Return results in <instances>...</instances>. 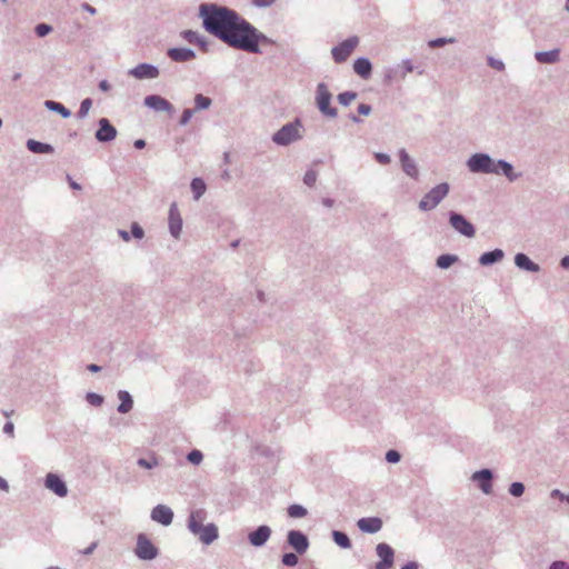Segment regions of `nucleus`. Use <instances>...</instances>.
Wrapping results in <instances>:
<instances>
[{
	"mask_svg": "<svg viewBox=\"0 0 569 569\" xmlns=\"http://www.w3.org/2000/svg\"><path fill=\"white\" fill-rule=\"evenodd\" d=\"M203 28L230 47L248 52H259V36L254 28L239 14L214 3H202L199 8Z\"/></svg>",
	"mask_w": 569,
	"mask_h": 569,
	"instance_id": "1",
	"label": "nucleus"
},
{
	"mask_svg": "<svg viewBox=\"0 0 569 569\" xmlns=\"http://www.w3.org/2000/svg\"><path fill=\"white\" fill-rule=\"evenodd\" d=\"M495 160L488 153H475L467 160L469 170L473 173H492Z\"/></svg>",
	"mask_w": 569,
	"mask_h": 569,
	"instance_id": "2",
	"label": "nucleus"
},
{
	"mask_svg": "<svg viewBox=\"0 0 569 569\" xmlns=\"http://www.w3.org/2000/svg\"><path fill=\"white\" fill-rule=\"evenodd\" d=\"M449 186L447 183H440L428 193L419 202L421 210H431L448 194Z\"/></svg>",
	"mask_w": 569,
	"mask_h": 569,
	"instance_id": "3",
	"label": "nucleus"
},
{
	"mask_svg": "<svg viewBox=\"0 0 569 569\" xmlns=\"http://www.w3.org/2000/svg\"><path fill=\"white\" fill-rule=\"evenodd\" d=\"M300 127L301 124L299 121L283 126L274 133L273 141L282 146L289 144L300 138Z\"/></svg>",
	"mask_w": 569,
	"mask_h": 569,
	"instance_id": "4",
	"label": "nucleus"
},
{
	"mask_svg": "<svg viewBox=\"0 0 569 569\" xmlns=\"http://www.w3.org/2000/svg\"><path fill=\"white\" fill-rule=\"evenodd\" d=\"M331 93L325 83H319L317 87L316 101L319 110L328 117H336L337 110L330 107Z\"/></svg>",
	"mask_w": 569,
	"mask_h": 569,
	"instance_id": "5",
	"label": "nucleus"
},
{
	"mask_svg": "<svg viewBox=\"0 0 569 569\" xmlns=\"http://www.w3.org/2000/svg\"><path fill=\"white\" fill-rule=\"evenodd\" d=\"M470 480L473 483H476V486L482 491V493L490 495L492 492V470L487 468L478 470L470 476Z\"/></svg>",
	"mask_w": 569,
	"mask_h": 569,
	"instance_id": "6",
	"label": "nucleus"
},
{
	"mask_svg": "<svg viewBox=\"0 0 569 569\" xmlns=\"http://www.w3.org/2000/svg\"><path fill=\"white\" fill-rule=\"evenodd\" d=\"M359 43V39L357 37H351L345 41H342L339 46L335 47L331 51L332 58L337 63H341L346 61L350 54L353 52L356 47Z\"/></svg>",
	"mask_w": 569,
	"mask_h": 569,
	"instance_id": "7",
	"label": "nucleus"
},
{
	"mask_svg": "<svg viewBox=\"0 0 569 569\" xmlns=\"http://www.w3.org/2000/svg\"><path fill=\"white\" fill-rule=\"evenodd\" d=\"M136 555L143 560H151L157 557L158 550L152 542L144 536L139 535L137 539Z\"/></svg>",
	"mask_w": 569,
	"mask_h": 569,
	"instance_id": "8",
	"label": "nucleus"
},
{
	"mask_svg": "<svg viewBox=\"0 0 569 569\" xmlns=\"http://www.w3.org/2000/svg\"><path fill=\"white\" fill-rule=\"evenodd\" d=\"M380 561L376 563V569H390L393 566L395 552L387 543H379L376 548Z\"/></svg>",
	"mask_w": 569,
	"mask_h": 569,
	"instance_id": "9",
	"label": "nucleus"
},
{
	"mask_svg": "<svg viewBox=\"0 0 569 569\" xmlns=\"http://www.w3.org/2000/svg\"><path fill=\"white\" fill-rule=\"evenodd\" d=\"M493 168L497 170L492 171L493 174L505 176L510 182H513L521 177V173L516 172L513 166L510 162L502 159L495 160Z\"/></svg>",
	"mask_w": 569,
	"mask_h": 569,
	"instance_id": "10",
	"label": "nucleus"
},
{
	"mask_svg": "<svg viewBox=\"0 0 569 569\" xmlns=\"http://www.w3.org/2000/svg\"><path fill=\"white\" fill-rule=\"evenodd\" d=\"M117 137V129L106 118L99 120V129L96 132V138L100 142L111 141Z\"/></svg>",
	"mask_w": 569,
	"mask_h": 569,
	"instance_id": "11",
	"label": "nucleus"
},
{
	"mask_svg": "<svg viewBox=\"0 0 569 569\" xmlns=\"http://www.w3.org/2000/svg\"><path fill=\"white\" fill-rule=\"evenodd\" d=\"M288 542L298 553H305L309 547L308 538L297 530L289 531Z\"/></svg>",
	"mask_w": 569,
	"mask_h": 569,
	"instance_id": "12",
	"label": "nucleus"
},
{
	"mask_svg": "<svg viewBox=\"0 0 569 569\" xmlns=\"http://www.w3.org/2000/svg\"><path fill=\"white\" fill-rule=\"evenodd\" d=\"M130 74L137 79H154L159 76V70L152 64L140 63L130 70Z\"/></svg>",
	"mask_w": 569,
	"mask_h": 569,
	"instance_id": "13",
	"label": "nucleus"
},
{
	"mask_svg": "<svg viewBox=\"0 0 569 569\" xmlns=\"http://www.w3.org/2000/svg\"><path fill=\"white\" fill-rule=\"evenodd\" d=\"M180 37L187 42L198 46L202 52H208V41L203 36L199 34L197 31L183 30L180 32Z\"/></svg>",
	"mask_w": 569,
	"mask_h": 569,
	"instance_id": "14",
	"label": "nucleus"
},
{
	"mask_svg": "<svg viewBox=\"0 0 569 569\" xmlns=\"http://www.w3.org/2000/svg\"><path fill=\"white\" fill-rule=\"evenodd\" d=\"M169 229L174 238H178L182 230V219L177 203H172L169 210Z\"/></svg>",
	"mask_w": 569,
	"mask_h": 569,
	"instance_id": "15",
	"label": "nucleus"
},
{
	"mask_svg": "<svg viewBox=\"0 0 569 569\" xmlns=\"http://www.w3.org/2000/svg\"><path fill=\"white\" fill-rule=\"evenodd\" d=\"M152 520L163 525L169 526L172 522L173 519V512L171 509L163 505H158L153 508L151 512Z\"/></svg>",
	"mask_w": 569,
	"mask_h": 569,
	"instance_id": "16",
	"label": "nucleus"
},
{
	"mask_svg": "<svg viewBox=\"0 0 569 569\" xmlns=\"http://www.w3.org/2000/svg\"><path fill=\"white\" fill-rule=\"evenodd\" d=\"M191 532L198 536L200 541L204 545H209L218 538V529L213 523L206 525Z\"/></svg>",
	"mask_w": 569,
	"mask_h": 569,
	"instance_id": "17",
	"label": "nucleus"
},
{
	"mask_svg": "<svg viewBox=\"0 0 569 569\" xmlns=\"http://www.w3.org/2000/svg\"><path fill=\"white\" fill-rule=\"evenodd\" d=\"M357 526L362 532L375 533L382 528V520L378 517L361 518Z\"/></svg>",
	"mask_w": 569,
	"mask_h": 569,
	"instance_id": "18",
	"label": "nucleus"
},
{
	"mask_svg": "<svg viewBox=\"0 0 569 569\" xmlns=\"http://www.w3.org/2000/svg\"><path fill=\"white\" fill-rule=\"evenodd\" d=\"M167 54L174 62H187L196 58V53L186 48H171L167 51Z\"/></svg>",
	"mask_w": 569,
	"mask_h": 569,
	"instance_id": "19",
	"label": "nucleus"
},
{
	"mask_svg": "<svg viewBox=\"0 0 569 569\" xmlns=\"http://www.w3.org/2000/svg\"><path fill=\"white\" fill-rule=\"evenodd\" d=\"M271 530L268 526H260L257 530L249 533V541L254 547H260L270 538Z\"/></svg>",
	"mask_w": 569,
	"mask_h": 569,
	"instance_id": "20",
	"label": "nucleus"
},
{
	"mask_svg": "<svg viewBox=\"0 0 569 569\" xmlns=\"http://www.w3.org/2000/svg\"><path fill=\"white\" fill-rule=\"evenodd\" d=\"M46 486L59 497H64L67 495V487L57 475L49 473L46 478Z\"/></svg>",
	"mask_w": 569,
	"mask_h": 569,
	"instance_id": "21",
	"label": "nucleus"
},
{
	"mask_svg": "<svg viewBox=\"0 0 569 569\" xmlns=\"http://www.w3.org/2000/svg\"><path fill=\"white\" fill-rule=\"evenodd\" d=\"M144 104L157 111H171V103L160 96H148L144 99Z\"/></svg>",
	"mask_w": 569,
	"mask_h": 569,
	"instance_id": "22",
	"label": "nucleus"
},
{
	"mask_svg": "<svg viewBox=\"0 0 569 569\" xmlns=\"http://www.w3.org/2000/svg\"><path fill=\"white\" fill-rule=\"evenodd\" d=\"M515 264L529 272H539L540 267L533 262L526 253L519 252L515 256Z\"/></svg>",
	"mask_w": 569,
	"mask_h": 569,
	"instance_id": "23",
	"label": "nucleus"
},
{
	"mask_svg": "<svg viewBox=\"0 0 569 569\" xmlns=\"http://www.w3.org/2000/svg\"><path fill=\"white\" fill-rule=\"evenodd\" d=\"M399 157H400V161H401V166H402V169L403 171L412 177V178H417L418 177V168L415 163V161L410 158V156L406 152V150H400L399 152Z\"/></svg>",
	"mask_w": 569,
	"mask_h": 569,
	"instance_id": "24",
	"label": "nucleus"
},
{
	"mask_svg": "<svg viewBox=\"0 0 569 569\" xmlns=\"http://www.w3.org/2000/svg\"><path fill=\"white\" fill-rule=\"evenodd\" d=\"M535 59L539 63H546V64L557 63L560 60V50L552 49L549 51H537L535 53Z\"/></svg>",
	"mask_w": 569,
	"mask_h": 569,
	"instance_id": "25",
	"label": "nucleus"
},
{
	"mask_svg": "<svg viewBox=\"0 0 569 569\" xmlns=\"http://www.w3.org/2000/svg\"><path fill=\"white\" fill-rule=\"evenodd\" d=\"M503 257L505 252L501 249H495L482 253L479 258V263L481 266H491L493 263L500 262Z\"/></svg>",
	"mask_w": 569,
	"mask_h": 569,
	"instance_id": "26",
	"label": "nucleus"
},
{
	"mask_svg": "<svg viewBox=\"0 0 569 569\" xmlns=\"http://www.w3.org/2000/svg\"><path fill=\"white\" fill-rule=\"evenodd\" d=\"M206 518H207V513L203 509L193 510L190 513L189 522H188V528L190 529V531H193L200 527H204L203 522H204Z\"/></svg>",
	"mask_w": 569,
	"mask_h": 569,
	"instance_id": "27",
	"label": "nucleus"
},
{
	"mask_svg": "<svg viewBox=\"0 0 569 569\" xmlns=\"http://www.w3.org/2000/svg\"><path fill=\"white\" fill-rule=\"evenodd\" d=\"M353 70L358 76L367 79L371 74L372 67L368 59L359 58L353 63Z\"/></svg>",
	"mask_w": 569,
	"mask_h": 569,
	"instance_id": "28",
	"label": "nucleus"
},
{
	"mask_svg": "<svg viewBox=\"0 0 569 569\" xmlns=\"http://www.w3.org/2000/svg\"><path fill=\"white\" fill-rule=\"evenodd\" d=\"M118 398L120 400V405L118 407V411L121 413H127L132 409V399L127 391H119Z\"/></svg>",
	"mask_w": 569,
	"mask_h": 569,
	"instance_id": "29",
	"label": "nucleus"
},
{
	"mask_svg": "<svg viewBox=\"0 0 569 569\" xmlns=\"http://www.w3.org/2000/svg\"><path fill=\"white\" fill-rule=\"evenodd\" d=\"M459 261V257L455 254H442L437 259V266L447 269Z\"/></svg>",
	"mask_w": 569,
	"mask_h": 569,
	"instance_id": "30",
	"label": "nucleus"
},
{
	"mask_svg": "<svg viewBox=\"0 0 569 569\" xmlns=\"http://www.w3.org/2000/svg\"><path fill=\"white\" fill-rule=\"evenodd\" d=\"M46 107L50 110L59 112L63 118H69L71 112L61 103L56 101H46Z\"/></svg>",
	"mask_w": 569,
	"mask_h": 569,
	"instance_id": "31",
	"label": "nucleus"
},
{
	"mask_svg": "<svg viewBox=\"0 0 569 569\" xmlns=\"http://www.w3.org/2000/svg\"><path fill=\"white\" fill-rule=\"evenodd\" d=\"M191 189L194 193V198L199 199L206 191V183L200 178H194L191 182Z\"/></svg>",
	"mask_w": 569,
	"mask_h": 569,
	"instance_id": "32",
	"label": "nucleus"
},
{
	"mask_svg": "<svg viewBox=\"0 0 569 569\" xmlns=\"http://www.w3.org/2000/svg\"><path fill=\"white\" fill-rule=\"evenodd\" d=\"M335 542L341 548H350L351 542L348 536L340 531H333L332 533Z\"/></svg>",
	"mask_w": 569,
	"mask_h": 569,
	"instance_id": "33",
	"label": "nucleus"
},
{
	"mask_svg": "<svg viewBox=\"0 0 569 569\" xmlns=\"http://www.w3.org/2000/svg\"><path fill=\"white\" fill-rule=\"evenodd\" d=\"M194 104L196 110H204L211 106V99L202 94H197L194 97Z\"/></svg>",
	"mask_w": 569,
	"mask_h": 569,
	"instance_id": "34",
	"label": "nucleus"
},
{
	"mask_svg": "<svg viewBox=\"0 0 569 569\" xmlns=\"http://www.w3.org/2000/svg\"><path fill=\"white\" fill-rule=\"evenodd\" d=\"M288 515L291 518H302L307 515V510L300 505H291L288 508Z\"/></svg>",
	"mask_w": 569,
	"mask_h": 569,
	"instance_id": "35",
	"label": "nucleus"
},
{
	"mask_svg": "<svg viewBox=\"0 0 569 569\" xmlns=\"http://www.w3.org/2000/svg\"><path fill=\"white\" fill-rule=\"evenodd\" d=\"M525 490H526L525 485L519 481L512 482L509 486V493L516 498L521 497L523 495Z\"/></svg>",
	"mask_w": 569,
	"mask_h": 569,
	"instance_id": "36",
	"label": "nucleus"
},
{
	"mask_svg": "<svg viewBox=\"0 0 569 569\" xmlns=\"http://www.w3.org/2000/svg\"><path fill=\"white\" fill-rule=\"evenodd\" d=\"M357 98L355 92H342L338 96V100L343 106H349Z\"/></svg>",
	"mask_w": 569,
	"mask_h": 569,
	"instance_id": "37",
	"label": "nucleus"
},
{
	"mask_svg": "<svg viewBox=\"0 0 569 569\" xmlns=\"http://www.w3.org/2000/svg\"><path fill=\"white\" fill-rule=\"evenodd\" d=\"M91 107H92V101H91V99H89V98L84 99V100L81 102L80 109H79V111H78V116H79L80 118H84V117L89 113V111H90Z\"/></svg>",
	"mask_w": 569,
	"mask_h": 569,
	"instance_id": "38",
	"label": "nucleus"
},
{
	"mask_svg": "<svg viewBox=\"0 0 569 569\" xmlns=\"http://www.w3.org/2000/svg\"><path fill=\"white\" fill-rule=\"evenodd\" d=\"M298 560H299V559H298L297 555L291 553V552H289V553H284V555L282 556V563H283L284 566H288V567H293V566H296V565L298 563Z\"/></svg>",
	"mask_w": 569,
	"mask_h": 569,
	"instance_id": "39",
	"label": "nucleus"
},
{
	"mask_svg": "<svg viewBox=\"0 0 569 569\" xmlns=\"http://www.w3.org/2000/svg\"><path fill=\"white\" fill-rule=\"evenodd\" d=\"M202 453L201 451L199 450H192L191 452L188 453V461L191 462L192 465H199L201 461H202Z\"/></svg>",
	"mask_w": 569,
	"mask_h": 569,
	"instance_id": "40",
	"label": "nucleus"
},
{
	"mask_svg": "<svg viewBox=\"0 0 569 569\" xmlns=\"http://www.w3.org/2000/svg\"><path fill=\"white\" fill-rule=\"evenodd\" d=\"M488 64L495 69V70H498V71H503L505 70V63L503 61L499 60V59H496L493 57H489L488 58Z\"/></svg>",
	"mask_w": 569,
	"mask_h": 569,
	"instance_id": "41",
	"label": "nucleus"
},
{
	"mask_svg": "<svg viewBox=\"0 0 569 569\" xmlns=\"http://www.w3.org/2000/svg\"><path fill=\"white\" fill-rule=\"evenodd\" d=\"M138 465L142 468H146V469H151L156 466H158V459L156 457H153L152 459L150 460H147V459H139L138 460Z\"/></svg>",
	"mask_w": 569,
	"mask_h": 569,
	"instance_id": "42",
	"label": "nucleus"
},
{
	"mask_svg": "<svg viewBox=\"0 0 569 569\" xmlns=\"http://www.w3.org/2000/svg\"><path fill=\"white\" fill-rule=\"evenodd\" d=\"M317 173L313 170H309L306 172L303 177V181L307 186L312 187L316 183Z\"/></svg>",
	"mask_w": 569,
	"mask_h": 569,
	"instance_id": "43",
	"label": "nucleus"
},
{
	"mask_svg": "<svg viewBox=\"0 0 569 569\" xmlns=\"http://www.w3.org/2000/svg\"><path fill=\"white\" fill-rule=\"evenodd\" d=\"M450 221H451L452 227L456 230L462 232V216H460V214H452Z\"/></svg>",
	"mask_w": 569,
	"mask_h": 569,
	"instance_id": "44",
	"label": "nucleus"
},
{
	"mask_svg": "<svg viewBox=\"0 0 569 569\" xmlns=\"http://www.w3.org/2000/svg\"><path fill=\"white\" fill-rule=\"evenodd\" d=\"M52 30V28L49 26V24H46V23H40L36 27V33L39 36V37H44L47 36L50 31Z\"/></svg>",
	"mask_w": 569,
	"mask_h": 569,
	"instance_id": "45",
	"label": "nucleus"
},
{
	"mask_svg": "<svg viewBox=\"0 0 569 569\" xmlns=\"http://www.w3.org/2000/svg\"><path fill=\"white\" fill-rule=\"evenodd\" d=\"M386 459L388 462L396 463L400 460V455L396 450H389L386 455Z\"/></svg>",
	"mask_w": 569,
	"mask_h": 569,
	"instance_id": "46",
	"label": "nucleus"
},
{
	"mask_svg": "<svg viewBox=\"0 0 569 569\" xmlns=\"http://www.w3.org/2000/svg\"><path fill=\"white\" fill-rule=\"evenodd\" d=\"M87 399L94 406H100L103 401L102 397L97 393H88Z\"/></svg>",
	"mask_w": 569,
	"mask_h": 569,
	"instance_id": "47",
	"label": "nucleus"
},
{
	"mask_svg": "<svg viewBox=\"0 0 569 569\" xmlns=\"http://www.w3.org/2000/svg\"><path fill=\"white\" fill-rule=\"evenodd\" d=\"M476 229L473 224L465 219V237H473Z\"/></svg>",
	"mask_w": 569,
	"mask_h": 569,
	"instance_id": "48",
	"label": "nucleus"
},
{
	"mask_svg": "<svg viewBox=\"0 0 569 569\" xmlns=\"http://www.w3.org/2000/svg\"><path fill=\"white\" fill-rule=\"evenodd\" d=\"M192 114H193V110L186 109L182 112V116H181V119H180V124H182V126L187 124L190 121Z\"/></svg>",
	"mask_w": 569,
	"mask_h": 569,
	"instance_id": "49",
	"label": "nucleus"
},
{
	"mask_svg": "<svg viewBox=\"0 0 569 569\" xmlns=\"http://www.w3.org/2000/svg\"><path fill=\"white\" fill-rule=\"evenodd\" d=\"M131 232L134 238L141 239L143 237V230L138 223L131 226Z\"/></svg>",
	"mask_w": 569,
	"mask_h": 569,
	"instance_id": "50",
	"label": "nucleus"
},
{
	"mask_svg": "<svg viewBox=\"0 0 569 569\" xmlns=\"http://www.w3.org/2000/svg\"><path fill=\"white\" fill-rule=\"evenodd\" d=\"M447 42H452V39L439 38V39H436V40H431L429 42V47L437 48V47L443 46Z\"/></svg>",
	"mask_w": 569,
	"mask_h": 569,
	"instance_id": "51",
	"label": "nucleus"
},
{
	"mask_svg": "<svg viewBox=\"0 0 569 569\" xmlns=\"http://www.w3.org/2000/svg\"><path fill=\"white\" fill-rule=\"evenodd\" d=\"M549 569H569V565L562 560H556L550 566Z\"/></svg>",
	"mask_w": 569,
	"mask_h": 569,
	"instance_id": "52",
	"label": "nucleus"
},
{
	"mask_svg": "<svg viewBox=\"0 0 569 569\" xmlns=\"http://www.w3.org/2000/svg\"><path fill=\"white\" fill-rule=\"evenodd\" d=\"M375 158L381 164H388L390 162V157L386 153H376Z\"/></svg>",
	"mask_w": 569,
	"mask_h": 569,
	"instance_id": "53",
	"label": "nucleus"
},
{
	"mask_svg": "<svg viewBox=\"0 0 569 569\" xmlns=\"http://www.w3.org/2000/svg\"><path fill=\"white\" fill-rule=\"evenodd\" d=\"M42 147L43 144L40 143V142H37V141H33V140H29L28 141V148L31 150V151H42Z\"/></svg>",
	"mask_w": 569,
	"mask_h": 569,
	"instance_id": "54",
	"label": "nucleus"
},
{
	"mask_svg": "<svg viewBox=\"0 0 569 569\" xmlns=\"http://www.w3.org/2000/svg\"><path fill=\"white\" fill-rule=\"evenodd\" d=\"M370 111H371V108L368 104L361 103L358 107V112L362 116H368L370 113Z\"/></svg>",
	"mask_w": 569,
	"mask_h": 569,
	"instance_id": "55",
	"label": "nucleus"
},
{
	"mask_svg": "<svg viewBox=\"0 0 569 569\" xmlns=\"http://www.w3.org/2000/svg\"><path fill=\"white\" fill-rule=\"evenodd\" d=\"M276 0H253V4L257 7H269L271 6Z\"/></svg>",
	"mask_w": 569,
	"mask_h": 569,
	"instance_id": "56",
	"label": "nucleus"
},
{
	"mask_svg": "<svg viewBox=\"0 0 569 569\" xmlns=\"http://www.w3.org/2000/svg\"><path fill=\"white\" fill-rule=\"evenodd\" d=\"M550 496L552 498H559L560 500H562V496H565L563 492H561L559 489H553L550 493Z\"/></svg>",
	"mask_w": 569,
	"mask_h": 569,
	"instance_id": "57",
	"label": "nucleus"
},
{
	"mask_svg": "<svg viewBox=\"0 0 569 569\" xmlns=\"http://www.w3.org/2000/svg\"><path fill=\"white\" fill-rule=\"evenodd\" d=\"M560 266H561L563 269H569V256H565V257L560 260Z\"/></svg>",
	"mask_w": 569,
	"mask_h": 569,
	"instance_id": "58",
	"label": "nucleus"
},
{
	"mask_svg": "<svg viewBox=\"0 0 569 569\" xmlns=\"http://www.w3.org/2000/svg\"><path fill=\"white\" fill-rule=\"evenodd\" d=\"M3 430H4V432L12 435L13 433V425L11 422L6 423Z\"/></svg>",
	"mask_w": 569,
	"mask_h": 569,
	"instance_id": "59",
	"label": "nucleus"
},
{
	"mask_svg": "<svg viewBox=\"0 0 569 569\" xmlns=\"http://www.w3.org/2000/svg\"><path fill=\"white\" fill-rule=\"evenodd\" d=\"M144 146H146V142L142 139H138V140L134 141V147L137 149H142V148H144Z\"/></svg>",
	"mask_w": 569,
	"mask_h": 569,
	"instance_id": "60",
	"label": "nucleus"
},
{
	"mask_svg": "<svg viewBox=\"0 0 569 569\" xmlns=\"http://www.w3.org/2000/svg\"><path fill=\"white\" fill-rule=\"evenodd\" d=\"M82 8H83L86 11L90 12L91 14H94V13H96V9H94L93 7H91L90 4H88V3H84V4L82 6Z\"/></svg>",
	"mask_w": 569,
	"mask_h": 569,
	"instance_id": "61",
	"label": "nucleus"
},
{
	"mask_svg": "<svg viewBox=\"0 0 569 569\" xmlns=\"http://www.w3.org/2000/svg\"><path fill=\"white\" fill-rule=\"evenodd\" d=\"M100 369L101 368L98 365H93L92 363V365L88 366V370L91 371V372H98V371H100Z\"/></svg>",
	"mask_w": 569,
	"mask_h": 569,
	"instance_id": "62",
	"label": "nucleus"
},
{
	"mask_svg": "<svg viewBox=\"0 0 569 569\" xmlns=\"http://www.w3.org/2000/svg\"><path fill=\"white\" fill-rule=\"evenodd\" d=\"M119 234H120V237H121L124 241H129V240H130L129 233H128L127 231L120 230V231H119Z\"/></svg>",
	"mask_w": 569,
	"mask_h": 569,
	"instance_id": "63",
	"label": "nucleus"
},
{
	"mask_svg": "<svg viewBox=\"0 0 569 569\" xmlns=\"http://www.w3.org/2000/svg\"><path fill=\"white\" fill-rule=\"evenodd\" d=\"M401 569H418V567L416 563L409 562L406 566H403Z\"/></svg>",
	"mask_w": 569,
	"mask_h": 569,
	"instance_id": "64",
	"label": "nucleus"
}]
</instances>
